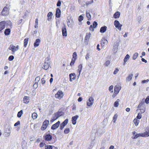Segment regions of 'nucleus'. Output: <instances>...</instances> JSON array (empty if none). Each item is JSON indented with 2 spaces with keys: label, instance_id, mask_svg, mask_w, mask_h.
Returning a JSON list of instances; mask_svg holds the SVG:
<instances>
[{
  "label": "nucleus",
  "instance_id": "obj_1",
  "mask_svg": "<svg viewBox=\"0 0 149 149\" xmlns=\"http://www.w3.org/2000/svg\"><path fill=\"white\" fill-rule=\"evenodd\" d=\"M50 65V60L49 58H46L44 64L42 68L43 69L45 70H47L49 68Z\"/></svg>",
  "mask_w": 149,
  "mask_h": 149
},
{
  "label": "nucleus",
  "instance_id": "obj_2",
  "mask_svg": "<svg viewBox=\"0 0 149 149\" xmlns=\"http://www.w3.org/2000/svg\"><path fill=\"white\" fill-rule=\"evenodd\" d=\"M67 25L68 27L72 28L73 26L74 21L72 18L68 19L67 21Z\"/></svg>",
  "mask_w": 149,
  "mask_h": 149
},
{
  "label": "nucleus",
  "instance_id": "obj_3",
  "mask_svg": "<svg viewBox=\"0 0 149 149\" xmlns=\"http://www.w3.org/2000/svg\"><path fill=\"white\" fill-rule=\"evenodd\" d=\"M63 95V93L61 91H59L55 95V97L58 99L61 98Z\"/></svg>",
  "mask_w": 149,
  "mask_h": 149
},
{
  "label": "nucleus",
  "instance_id": "obj_4",
  "mask_svg": "<svg viewBox=\"0 0 149 149\" xmlns=\"http://www.w3.org/2000/svg\"><path fill=\"white\" fill-rule=\"evenodd\" d=\"M114 25L117 28L120 30H121V27L122 26V25L120 24L118 21L115 20L114 22Z\"/></svg>",
  "mask_w": 149,
  "mask_h": 149
},
{
  "label": "nucleus",
  "instance_id": "obj_5",
  "mask_svg": "<svg viewBox=\"0 0 149 149\" xmlns=\"http://www.w3.org/2000/svg\"><path fill=\"white\" fill-rule=\"evenodd\" d=\"M8 49L9 50H12V52L14 53L18 49V46L15 47L12 44L10 45Z\"/></svg>",
  "mask_w": 149,
  "mask_h": 149
},
{
  "label": "nucleus",
  "instance_id": "obj_6",
  "mask_svg": "<svg viewBox=\"0 0 149 149\" xmlns=\"http://www.w3.org/2000/svg\"><path fill=\"white\" fill-rule=\"evenodd\" d=\"M8 9L6 7H4L2 10L1 15H3L6 16L8 14Z\"/></svg>",
  "mask_w": 149,
  "mask_h": 149
},
{
  "label": "nucleus",
  "instance_id": "obj_7",
  "mask_svg": "<svg viewBox=\"0 0 149 149\" xmlns=\"http://www.w3.org/2000/svg\"><path fill=\"white\" fill-rule=\"evenodd\" d=\"M94 99L92 97H90L88 100L87 101V105L89 107H91L93 103Z\"/></svg>",
  "mask_w": 149,
  "mask_h": 149
},
{
  "label": "nucleus",
  "instance_id": "obj_8",
  "mask_svg": "<svg viewBox=\"0 0 149 149\" xmlns=\"http://www.w3.org/2000/svg\"><path fill=\"white\" fill-rule=\"evenodd\" d=\"M108 41L104 38H103L101 40V45L103 47H105L107 45Z\"/></svg>",
  "mask_w": 149,
  "mask_h": 149
},
{
  "label": "nucleus",
  "instance_id": "obj_9",
  "mask_svg": "<svg viewBox=\"0 0 149 149\" xmlns=\"http://www.w3.org/2000/svg\"><path fill=\"white\" fill-rule=\"evenodd\" d=\"M121 86L119 85H116L114 87V93L117 94L121 89Z\"/></svg>",
  "mask_w": 149,
  "mask_h": 149
},
{
  "label": "nucleus",
  "instance_id": "obj_10",
  "mask_svg": "<svg viewBox=\"0 0 149 149\" xmlns=\"http://www.w3.org/2000/svg\"><path fill=\"white\" fill-rule=\"evenodd\" d=\"M145 131V132L142 133V137H148L149 136V128L146 129Z\"/></svg>",
  "mask_w": 149,
  "mask_h": 149
},
{
  "label": "nucleus",
  "instance_id": "obj_11",
  "mask_svg": "<svg viewBox=\"0 0 149 149\" xmlns=\"http://www.w3.org/2000/svg\"><path fill=\"white\" fill-rule=\"evenodd\" d=\"M60 123V121H58L56 123H55V124L53 125L51 129L53 130H54L57 128Z\"/></svg>",
  "mask_w": 149,
  "mask_h": 149
},
{
  "label": "nucleus",
  "instance_id": "obj_12",
  "mask_svg": "<svg viewBox=\"0 0 149 149\" xmlns=\"http://www.w3.org/2000/svg\"><path fill=\"white\" fill-rule=\"evenodd\" d=\"M79 116L77 115L72 117V122L73 124L75 125L76 124V120L79 118Z\"/></svg>",
  "mask_w": 149,
  "mask_h": 149
},
{
  "label": "nucleus",
  "instance_id": "obj_13",
  "mask_svg": "<svg viewBox=\"0 0 149 149\" xmlns=\"http://www.w3.org/2000/svg\"><path fill=\"white\" fill-rule=\"evenodd\" d=\"M61 11L60 10L57 8L56 9V17H61Z\"/></svg>",
  "mask_w": 149,
  "mask_h": 149
},
{
  "label": "nucleus",
  "instance_id": "obj_14",
  "mask_svg": "<svg viewBox=\"0 0 149 149\" xmlns=\"http://www.w3.org/2000/svg\"><path fill=\"white\" fill-rule=\"evenodd\" d=\"M62 32L63 36H67V31L65 25H64V27L62 29Z\"/></svg>",
  "mask_w": 149,
  "mask_h": 149
},
{
  "label": "nucleus",
  "instance_id": "obj_15",
  "mask_svg": "<svg viewBox=\"0 0 149 149\" xmlns=\"http://www.w3.org/2000/svg\"><path fill=\"white\" fill-rule=\"evenodd\" d=\"M5 22L4 21H2L0 22V31L3 30L5 28Z\"/></svg>",
  "mask_w": 149,
  "mask_h": 149
},
{
  "label": "nucleus",
  "instance_id": "obj_16",
  "mask_svg": "<svg viewBox=\"0 0 149 149\" xmlns=\"http://www.w3.org/2000/svg\"><path fill=\"white\" fill-rule=\"evenodd\" d=\"M52 137L50 134H48L45 137V139L46 141H50L52 139Z\"/></svg>",
  "mask_w": 149,
  "mask_h": 149
},
{
  "label": "nucleus",
  "instance_id": "obj_17",
  "mask_svg": "<svg viewBox=\"0 0 149 149\" xmlns=\"http://www.w3.org/2000/svg\"><path fill=\"white\" fill-rule=\"evenodd\" d=\"M40 42V40L39 39H37L36 40V41L34 44L35 47H36L39 46V43Z\"/></svg>",
  "mask_w": 149,
  "mask_h": 149
},
{
  "label": "nucleus",
  "instance_id": "obj_18",
  "mask_svg": "<svg viewBox=\"0 0 149 149\" xmlns=\"http://www.w3.org/2000/svg\"><path fill=\"white\" fill-rule=\"evenodd\" d=\"M53 15V14L52 12H49L47 15V16L48 17L47 20L48 21H50L52 20V16Z\"/></svg>",
  "mask_w": 149,
  "mask_h": 149
},
{
  "label": "nucleus",
  "instance_id": "obj_19",
  "mask_svg": "<svg viewBox=\"0 0 149 149\" xmlns=\"http://www.w3.org/2000/svg\"><path fill=\"white\" fill-rule=\"evenodd\" d=\"M72 76V79L73 80L75 79L76 77V75L74 73H72L70 74H69L70 77V81H72V80L71 79V77Z\"/></svg>",
  "mask_w": 149,
  "mask_h": 149
},
{
  "label": "nucleus",
  "instance_id": "obj_20",
  "mask_svg": "<svg viewBox=\"0 0 149 149\" xmlns=\"http://www.w3.org/2000/svg\"><path fill=\"white\" fill-rule=\"evenodd\" d=\"M130 58V56L128 54H127L124 59L123 65L125 64L126 62L129 60Z\"/></svg>",
  "mask_w": 149,
  "mask_h": 149
},
{
  "label": "nucleus",
  "instance_id": "obj_21",
  "mask_svg": "<svg viewBox=\"0 0 149 149\" xmlns=\"http://www.w3.org/2000/svg\"><path fill=\"white\" fill-rule=\"evenodd\" d=\"M107 29V27L105 26L102 27L101 28L100 30V32L101 33L105 32Z\"/></svg>",
  "mask_w": 149,
  "mask_h": 149
},
{
  "label": "nucleus",
  "instance_id": "obj_22",
  "mask_svg": "<svg viewBox=\"0 0 149 149\" xmlns=\"http://www.w3.org/2000/svg\"><path fill=\"white\" fill-rule=\"evenodd\" d=\"M29 97L27 96H25L23 99L24 102L26 104H28L29 102Z\"/></svg>",
  "mask_w": 149,
  "mask_h": 149
},
{
  "label": "nucleus",
  "instance_id": "obj_23",
  "mask_svg": "<svg viewBox=\"0 0 149 149\" xmlns=\"http://www.w3.org/2000/svg\"><path fill=\"white\" fill-rule=\"evenodd\" d=\"M133 74L132 73H131L126 78V80L127 81H130L132 78Z\"/></svg>",
  "mask_w": 149,
  "mask_h": 149
},
{
  "label": "nucleus",
  "instance_id": "obj_24",
  "mask_svg": "<svg viewBox=\"0 0 149 149\" xmlns=\"http://www.w3.org/2000/svg\"><path fill=\"white\" fill-rule=\"evenodd\" d=\"M120 15V13L119 12L117 11L113 15V17L114 18H117L119 17Z\"/></svg>",
  "mask_w": 149,
  "mask_h": 149
},
{
  "label": "nucleus",
  "instance_id": "obj_25",
  "mask_svg": "<svg viewBox=\"0 0 149 149\" xmlns=\"http://www.w3.org/2000/svg\"><path fill=\"white\" fill-rule=\"evenodd\" d=\"M82 66L81 64H80L78 66V71L79 72V74L78 77L80 75L82 69Z\"/></svg>",
  "mask_w": 149,
  "mask_h": 149
},
{
  "label": "nucleus",
  "instance_id": "obj_26",
  "mask_svg": "<svg viewBox=\"0 0 149 149\" xmlns=\"http://www.w3.org/2000/svg\"><path fill=\"white\" fill-rule=\"evenodd\" d=\"M10 29H7L5 30L4 31V34L6 35H8L10 34Z\"/></svg>",
  "mask_w": 149,
  "mask_h": 149
},
{
  "label": "nucleus",
  "instance_id": "obj_27",
  "mask_svg": "<svg viewBox=\"0 0 149 149\" xmlns=\"http://www.w3.org/2000/svg\"><path fill=\"white\" fill-rule=\"evenodd\" d=\"M86 16L88 20H90L91 18V15L90 13L87 11L86 12Z\"/></svg>",
  "mask_w": 149,
  "mask_h": 149
},
{
  "label": "nucleus",
  "instance_id": "obj_28",
  "mask_svg": "<svg viewBox=\"0 0 149 149\" xmlns=\"http://www.w3.org/2000/svg\"><path fill=\"white\" fill-rule=\"evenodd\" d=\"M119 101L120 100L119 99H118L114 103V106L115 107H117L119 104Z\"/></svg>",
  "mask_w": 149,
  "mask_h": 149
},
{
  "label": "nucleus",
  "instance_id": "obj_29",
  "mask_svg": "<svg viewBox=\"0 0 149 149\" xmlns=\"http://www.w3.org/2000/svg\"><path fill=\"white\" fill-rule=\"evenodd\" d=\"M56 113L57 115V116L59 117L63 115V113L61 111H59L57 112Z\"/></svg>",
  "mask_w": 149,
  "mask_h": 149
},
{
  "label": "nucleus",
  "instance_id": "obj_30",
  "mask_svg": "<svg viewBox=\"0 0 149 149\" xmlns=\"http://www.w3.org/2000/svg\"><path fill=\"white\" fill-rule=\"evenodd\" d=\"M45 77H46V75H45L44 76V77L41 79V82L42 85L44 84L46 82Z\"/></svg>",
  "mask_w": 149,
  "mask_h": 149
},
{
  "label": "nucleus",
  "instance_id": "obj_31",
  "mask_svg": "<svg viewBox=\"0 0 149 149\" xmlns=\"http://www.w3.org/2000/svg\"><path fill=\"white\" fill-rule=\"evenodd\" d=\"M28 41V38H25L24 40V46L26 47Z\"/></svg>",
  "mask_w": 149,
  "mask_h": 149
},
{
  "label": "nucleus",
  "instance_id": "obj_32",
  "mask_svg": "<svg viewBox=\"0 0 149 149\" xmlns=\"http://www.w3.org/2000/svg\"><path fill=\"white\" fill-rule=\"evenodd\" d=\"M37 116L38 115L36 113H33L32 114V117L33 119L36 118Z\"/></svg>",
  "mask_w": 149,
  "mask_h": 149
},
{
  "label": "nucleus",
  "instance_id": "obj_33",
  "mask_svg": "<svg viewBox=\"0 0 149 149\" xmlns=\"http://www.w3.org/2000/svg\"><path fill=\"white\" fill-rule=\"evenodd\" d=\"M49 123V121L48 120H46L44 121L43 122V125H44V126H45L47 127V125H48V124Z\"/></svg>",
  "mask_w": 149,
  "mask_h": 149
},
{
  "label": "nucleus",
  "instance_id": "obj_34",
  "mask_svg": "<svg viewBox=\"0 0 149 149\" xmlns=\"http://www.w3.org/2000/svg\"><path fill=\"white\" fill-rule=\"evenodd\" d=\"M138 56V54L137 53H135L133 56H132V59L133 60H135L136 59L137 57Z\"/></svg>",
  "mask_w": 149,
  "mask_h": 149
},
{
  "label": "nucleus",
  "instance_id": "obj_35",
  "mask_svg": "<svg viewBox=\"0 0 149 149\" xmlns=\"http://www.w3.org/2000/svg\"><path fill=\"white\" fill-rule=\"evenodd\" d=\"M94 1L93 0H91L90 1H87L86 3V6H88L90 4H91L93 3Z\"/></svg>",
  "mask_w": 149,
  "mask_h": 149
},
{
  "label": "nucleus",
  "instance_id": "obj_36",
  "mask_svg": "<svg viewBox=\"0 0 149 149\" xmlns=\"http://www.w3.org/2000/svg\"><path fill=\"white\" fill-rule=\"evenodd\" d=\"M117 116H118L116 114H115L113 116V121L114 123H115L116 120L117 118Z\"/></svg>",
  "mask_w": 149,
  "mask_h": 149
},
{
  "label": "nucleus",
  "instance_id": "obj_37",
  "mask_svg": "<svg viewBox=\"0 0 149 149\" xmlns=\"http://www.w3.org/2000/svg\"><path fill=\"white\" fill-rule=\"evenodd\" d=\"M23 111L22 110H21L19 111L17 113V116L19 118H20L22 114Z\"/></svg>",
  "mask_w": 149,
  "mask_h": 149
},
{
  "label": "nucleus",
  "instance_id": "obj_38",
  "mask_svg": "<svg viewBox=\"0 0 149 149\" xmlns=\"http://www.w3.org/2000/svg\"><path fill=\"white\" fill-rule=\"evenodd\" d=\"M90 33L86 34V35L85 38V40H88L90 37Z\"/></svg>",
  "mask_w": 149,
  "mask_h": 149
},
{
  "label": "nucleus",
  "instance_id": "obj_39",
  "mask_svg": "<svg viewBox=\"0 0 149 149\" xmlns=\"http://www.w3.org/2000/svg\"><path fill=\"white\" fill-rule=\"evenodd\" d=\"M134 124H135V125L136 126H137L138 125V124H139V120L137 119H134Z\"/></svg>",
  "mask_w": 149,
  "mask_h": 149
},
{
  "label": "nucleus",
  "instance_id": "obj_40",
  "mask_svg": "<svg viewBox=\"0 0 149 149\" xmlns=\"http://www.w3.org/2000/svg\"><path fill=\"white\" fill-rule=\"evenodd\" d=\"M70 131V129L69 128H66L64 131V133L65 134L68 133Z\"/></svg>",
  "mask_w": 149,
  "mask_h": 149
},
{
  "label": "nucleus",
  "instance_id": "obj_41",
  "mask_svg": "<svg viewBox=\"0 0 149 149\" xmlns=\"http://www.w3.org/2000/svg\"><path fill=\"white\" fill-rule=\"evenodd\" d=\"M38 18H36L35 20V24H36L35 25V27L36 28L38 27Z\"/></svg>",
  "mask_w": 149,
  "mask_h": 149
},
{
  "label": "nucleus",
  "instance_id": "obj_42",
  "mask_svg": "<svg viewBox=\"0 0 149 149\" xmlns=\"http://www.w3.org/2000/svg\"><path fill=\"white\" fill-rule=\"evenodd\" d=\"M68 119H66L62 123L65 125H66L68 123Z\"/></svg>",
  "mask_w": 149,
  "mask_h": 149
},
{
  "label": "nucleus",
  "instance_id": "obj_43",
  "mask_svg": "<svg viewBox=\"0 0 149 149\" xmlns=\"http://www.w3.org/2000/svg\"><path fill=\"white\" fill-rule=\"evenodd\" d=\"M97 25V22L95 21L94 22L93 24V26L94 28H95Z\"/></svg>",
  "mask_w": 149,
  "mask_h": 149
},
{
  "label": "nucleus",
  "instance_id": "obj_44",
  "mask_svg": "<svg viewBox=\"0 0 149 149\" xmlns=\"http://www.w3.org/2000/svg\"><path fill=\"white\" fill-rule=\"evenodd\" d=\"M145 102L147 104H148L149 103V96H147L145 100Z\"/></svg>",
  "mask_w": 149,
  "mask_h": 149
},
{
  "label": "nucleus",
  "instance_id": "obj_45",
  "mask_svg": "<svg viewBox=\"0 0 149 149\" xmlns=\"http://www.w3.org/2000/svg\"><path fill=\"white\" fill-rule=\"evenodd\" d=\"M75 60V59L74 58V59L72 58L71 62L70 63V65L72 66L73 65L74 63Z\"/></svg>",
  "mask_w": 149,
  "mask_h": 149
},
{
  "label": "nucleus",
  "instance_id": "obj_46",
  "mask_svg": "<svg viewBox=\"0 0 149 149\" xmlns=\"http://www.w3.org/2000/svg\"><path fill=\"white\" fill-rule=\"evenodd\" d=\"M83 16L82 15H80L79 16V18H78V21L79 22H81V21L83 20Z\"/></svg>",
  "mask_w": 149,
  "mask_h": 149
},
{
  "label": "nucleus",
  "instance_id": "obj_47",
  "mask_svg": "<svg viewBox=\"0 0 149 149\" xmlns=\"http://www.w3.org/2000/svg\"><path fill=\"white\" fill-rule=\"evenodd\" d=\"M77 56V54L76 52H74L73 54V57L72 58V59H74V58L76 59V56Z\"/></svg>",
  "mask_w": 149,
  "mask_h": 149
},
{
  "label": "nucleus",
  "instance_id": "obj_48",
  "mask_svg": "<svg viewBox=\"0 0 149 149\" xmlns=\"http://www.w3.org/2000/svg\"><path fill=\"white\" fill-rule=\"evenodd\" d=\"M52 118H54V120H56L59 117L57 116V115L56 114V113H55L54 114V116Z\"/></svg>",
  "mask_w": 149,
  "mask_h": 149
},
{
  "label": "nucleus",
  "instance_id": "obj_49",
  "mask_svg": "<svg viewBox=\"0 0 149 149\" xmlns=\"http://www.w3.org/2000/svg\"><path fill=\"white\" fill-rule=\"evenodd\" d=\"M45 149H53V148L51 146H46Z\"/></svg>",
  "mask_w": 149,
  "mask_h": 149
},
{
  "label": "nucleus",
  "instance_id": "obj_50",
  "mask_svg": "<svg viewBox=\"0 0 149 149\" xmlns=\"http://www.w3.org/2000/svg\"><path fill=\"white\" fill-rule=\"evenodd\" d=\"M110 61L108 60L106 61V62L105 63V64L106 66H108L110 64Z\"/></svg>",
  "mask_w": 149,
  "mask_h": 149
},
{
  "label": "nucleus",
  "instance_id": "obj_51",
  "mask_svg": "<svg viewBox=\"0 0 149 149\" xmlns=\"http://www.w3.org/2000/svg\"><path fill=\"white\" fill-rule=\"evenodd\" d=\"M14 58V57L13 56H10L8 58V60L10 61L13 60Z\"/></svg>",
  "mask_w": 149,
  "mask_h": 149
},
{
  "label": "nucleus",
  "instance_id": "obj_52",
  "mask_svg": "<svg viewBox=\"0 0 149 149\" xmlns=\"http://www.w3.org/2000/svg\"><path fill=\"white\" fill-rule=\"evenodd\" d=\"M65 125H64L63 124L61 123L60 125V129L61 130H62L63 129L64 127L65 126Z\"/></svg>",
  "mask_w": 149,
  "mask_h": 149
},
{
  "label": "nucleus",
  "instance_id": "obj_53",
  "mask_svg": "<svg viewBox=\"0 0 149 149\" xmlns=\"http://www.w3.org/2000/svg\"><path fill=\"white\" fill-rule=\"evenodd\" d=\"M61 4V1L60 0H58L57 3V6L58 7L60 6Z\"/></svg>",
  "mask_w": 149,
  "mask_h": 149
},
{
  "label": "nucleus",
  "instance_id": "obj_54",
  "mask_svg": "<svg viewBox=\"0 0 149 149\" xmlns=\"http://www.w3.org/2000/svg\"><path fill=\"white\" fill-rule=\"evenodd\" d=\"M141 114L140 113H138V115L136 117L138 119H140L141 118Z\"/></svg>",
  "mask_w": 149,
  "mask_h": 149
},
{
  "label": "nucleus",
  "instance_id": "obj_55",
  "mask_svg": "<svg viewBox=\"0 0 149 149\" xmlns=\"http://www.w3.org/2000/svg\"><path fill=\"white\" fill-rule=\"evenodd\" d=\"M89 29L90 31H94V28L92 25H90Z\"/></svg>",
  "mask_w": 149,
  "mask_h": 149
},
{
  "label": "nucleus",
  "instance_id": "obj_56",
  "mask_svg": "<svg viewBox=\"0 0 149 149\" xmlns=\"http://www.w3.org/2000/svg\"><path fill=\"white\" fill-rule=\"evenodd\" d=\"M40 77H37L36 78L35 80V81H36V83H37V82L38 81L40 80Z\"/></svg>",
  "mask_w": 149,
  "mask_h": 149
},
{
  "label": "nucleus",
  "instance_id": "obj_57",
  "mask_svg": "<svg viewBox=\"0 0 149 149\" xmlns=\"http://www.w3.org/2000/svg\"><path fill=\"white\" fill-rule=\"evenodd\" d=\"M119 71V70L118 68H116L113 72V74H116Z\"/></svg>",
  "mask_w": 149,
  "mask_h": 149
},
{
  "label": "nucleus",
  "instance_id": "obj_58",
  "mask_svg": "<svg viewBox=\"0 0 149 149\" xmlns=\"http://www.w3.org/2000/svg\"><path fill=\"white\" fill-rule=\"evenodd\" d=\"M20 121H18L15 124L14 126H16L17 125H19L20 124Z\"/></svg>",
  "mask_w": 149,
  "mask_h": 149
},
{
  "label": "nucleus",
  "instance_id": "obj_59",
  "mask_svg": "<svg viewBox=\"0 0 149 149\" xmlns=\"http://www.w3.org/2000/svg\"><path fill=\"white\" fill-rule=\"evenodd\" d=\"M44 125H42V127H41V129L43 130H45L47 128V127L46 126H45L44 125V126H43Z\"/></svg>",
  "mask_w": 149,
  "mask_h": 149
},
{
  "label": "nucleus",
  "instance_id": "obj_60",
  "mask_svg": "<svg viewBox=\"0 0 149 149\" xmlns=\"http://www.w3.org/2000/svg\"><path fill=\"white\" fill-rule=\"evenodd\" d=\"M149 81V79H147V80H144L142 81V83H145L146 82H148Z\"/></svg>",
  "mask_w": 149,
  "mask_h": 149
},
{
  "label": "nucleus",
  "instance_id": "obj_61",
  "mask_svg": "<svg viewBox=\"0 0 149 149\" xmlns=\"http://www.w3.org/2000/svg\"><path fill=\"white\" fill-rule=\"evenodd\" d=\"M33 87L34 88H36L38 87V84L36 82L33 85Z\"/></svg>",
  "mask_w": 149,
  "mask_h": 149
},
{
  "label": "nucleus",
  "instance_id": "obj_62",
  "mask_svg": "<svg viewBox=\"0 0 149 149\" xmlns=\"http://www.w3.org/2000/svg\"><path fill=\"white\" fill-rule=\"evenodd\" d=\"M139 137V135H138L137 134H136L133 137H132V138L133 139H136V138H137L138 137Z\"/></svg>",
  "mask_w": 149,
  "mask_h": 149
},
{
  "label": "nucleus",
  "instance_id": "obj_63",
  "mask_svg": "<svg viewBox=\"0 0 149 149\" xmlns=\"http://www.w3.org/2000/svg\"><path fill=\"white\" fill-rule=\"evenodd\" d=\"M113 86L112 85L109 88V90L110 91H111L113 89Z\"/></svg>",
  "mask_w": 149,
  "mask_h": 149
},
{
  "label": "nucleus",
  "instance_id": "obj_64",
  "mask_svg": "<svg viewBox=\"0 0 149 149\" xmlns=\"http://www.w3.org/2000/svg\"><path fill=\"white\" fill-rule=\"evenodd\" d=\"M89 55L88 54H87L86 56V60L88 59L89 58Z\"/></svg>",
  "mask_w": 149,
  "mask_h": 149
}]
</instances>
